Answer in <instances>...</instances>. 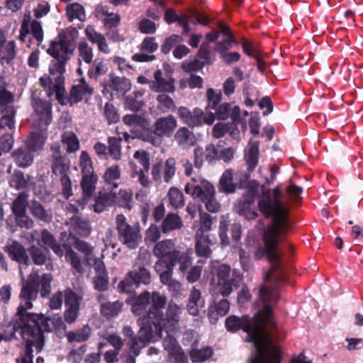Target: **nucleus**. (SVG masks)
Instances as JSON below:
<instances>
[{
  "label": "nucleus",
  "instance_id": "46",
  "mask_svg": "<svg viewBox=\"0 0 363 363\" xmlns=\"http://www.w3.org/2000/svg\"><path fill=\"white\" fill-rule=\"evenodd\" d=\"M61 142L67 146V153H74L79 150L80 144L76 134L72 131L65 132L61 136Z\"/></svg>",
  "mask_w": 363,
  "mask_h": 363
},
{
  "label": "nucleus",
  "instance_id": "40",
  "mask_svg": "<svg viewBox=\"0 0 363 363\" xmlns=\"http://www.w3.org/2000/svg\"><path fill=\"white\" fill-rule=\"evenodd\" d=\"M98 181L96 174L84 175L81 180L82 189V198L89 201L96 190V185Z\"/></svg>",
  "mask_w": 363,
  "mask_h": 363
},
{
  "label": "nucleus",
  "instance_id": "35",
  "mask_svg": "<svg viewBox=\"0 0 363 363\" xmlns=\"http://www.w3.org/2000/svg\"><path fill=\"white\" fill-rule=\"evenodd\" d=\"M230 309L229 301L224 298L219 301L218 303L210 306L208 311V318L211 323H214L217 321L218 316L225 315Z\"/></svg>",
  "mask_w": 363,
  "mask_h": 363
},
{
  "label": "nucleus",
  "instance_id": "50",
  "mask_svg": "<svg viewBox=\"0 0 363 363\" xmlns=\"http://www.w3.org/2000/svg\"><path fill=\"white\" fill-rule=\"evenodd\" d=\"M78 59L79 61H83L86 64L92 63L94 53L92 48L85 40H82L78 43Z\"/></svg>",
  "mask_w": 363,
  "mask_h": 363
},
{
  "label": "nucleus",
  "instance_id": "53",
  "mask_svg": "<svg viewBox=\"0 0 363 363\" xmlns=\"http://www.w3.org/2000/svg\"><path fill=\"white\" fill-rule=\"evenodd\" d=\"M12 155L16 164L21 167L30 166L33 160V157L30 152L21 148L15 150Z\"/></svg>",
  "mask_w": 363,
  "mask_h": 363
},
{
  "label": "nucleus",
  "instance_id": "16",
  "mask_svg": "<svg viewBox=\"0 0 363 363\" xmlns=\"http://www.w3.org/2000/svg\"><path fill=\"white\" fill-rule=\"evenodd\" d=\"M31 104L33 109L32 116L35 124L40 129L46 130L52 120V104L48 101L35 98L32 100Z\"/></svg>",
  "mask_w": 363,
  "mask_h": 363
},
{
  "label": "nucleus",
  "instance_id": "36",
  "mask_svg": "<svg viewBox=\"0 0 363 363\" xmlns=\"http://www.w3.org/2000/svg\"><path fill=\"white\" fill-rule=\"evenodd\" d=\"M183 227L182 218L174 213H169L164 218L160 225L163 233H167L173 230H180Z\"/></svg>",
  "mask_w": 363,
  "mask_h": 363
},
{
  "label": "nucleus",
  "instance_id": "57",
  "mask_svg": "<svg viewBox=\"0 0 363 363\" xmlns=\"http://www.w3.org/2000/svg\"><path fill=\"white\" fill-rule=\"evenodd\" d=\"M46 138L40 132H32L28 138L26 145L30 150L36 151L41 149Z\"/></svg>",
  "mask_w": 363,
  "mask_h": 363
},
{
  "label": "nucleus",
  "instance_id": "19",
  "mask_svg": "<svg viewBox=\"0 0 363 363\" xmlns=\"http://www.w3.org/2000/svg\"><path fill=\"white\" fill-rule=\"evenodd\" d=\"M94 91V88L91 86L84 77L75 81L69 91L68 103L70 105L79 103L82 100L87 101Z\"/></svg>",
  "mask_w": 363,
  "mask_h": 363
},
{
  "label": "nucleus",
  "instance_id": "23",
  "mask_svg": "<svg viewBox=\"0 0 363 363\" xmlns=\"http://www.w3.org/2000/svg\"><path fill=\"white\" fill-rule=\"evenodd\" d=\"M94 268L96 276L93 279L94 288L99 291H105L108 288V276L105 264L102 259L95 260Z\"/></svg>",
  "mask_w": 363,
  "mask_h": 363
},
{
  "label": "nucleus",
  "instance_id": "4",
  "mask_svg": "<svg viewBox=\"0 0 363 363\" xmlns=\"http://www.w3.org/2000/svg\"><path fill=\"white\" fill-rule=\"evenodd\" d=\"M166 303L167 298L164 295L155 293L152 297V306L147 312L156 340L162 337L163 332L167 334L175 333L180 328L184 308L174 302L170 301L168 303L165 314H164L162 310Z\"/></svg>",
  "mask_w": 363,
  "mask_h": 363
},
{
  "label": "nucleus",
  "instance_id": "17",
  "mask_svg": "<svg viewBox=\"0 0 363 363\" xmlns=\"http://www.w3.org/2000/svg\"><path fill=\"white\" fill-rule=\"evenodd\" d=\"M177 171V162L174 157H169L164 162L160 161L152 165V178L155 182L169 183Z\"/></svg>",
  "mask_w": 363,
  "mask_h": 363
},
{
  "label": "nucleus",
  "instance_id": "62",
  "mask_svg": "<svg viewBox=\"0 0 363 363\" xmlns=\"http://www.w3.org/2000/svg\"><path fill=\"white\" fill-rule=\"evenodd\" d=\"M240 43L245 55L254 58L259 57V52L254 41L249 40L246 37H242L240 38Z\"/></svg>",
  "mask_w": 363,
  "mask_h": 363
},
{
  "label": "nucleus",
  "instance_id": "8",
  "mask_svg": "<svg viewBox=\"0 0 363 363\" xmlns=\"http://www.w3.org/2000/svg\"><path fill=\"white\" fill-rule=\"evenodd\" d=\"M140 328L138 335H135L129 325L124 326L123 334L128 338L127 345L130 350L135 355H138L141 348L145 347L151 341L157 340L148 319L147 313L140 317Z\"/></svg>",
  "mask_w": 363,
  "mask_h": 363
},
{
  "label": "nucleus",
  "instance_id": "55",
  "mask_svg": "<svg viewBox=\"0 0 363 363\" xmlns=\"http://www.w3.org/2000/svg\"><path fill=\"white\" fill-rule=\"evenodd\" d=\"M168 200L170 206L175 208H181L184 206V198L183 193L177 187H171L169 189Z\"/></svg>",
  "mask_w": 363,
  "mask_h": 363
},
{
  "label": "nucleus",
  "instance_id": "54",
  "mask_svg": "<svg viewBox=\"0 0 363 363\" xmlns=\"http://www.w3.org/2000/svg\"><path fill=\"white\" fill-rule=\"evenodd\" d=\"M213 354V349L206 346L200 350L193 349L189 352V356L193 362H203L210 359Z\"/></svg>",
  "mask_w": 363,
  "mask_h": 363
},
{
  "label": "nucleus",
  "instance_id": "22",
  "mask_svg": "<svg viewBox=\"0 0 363 363\" xmlns=\"http://www.w3.org/2000/svg\"><path fill=\"white\" fill-rule=\"evenodd\" d=\"M17 55L16 44L14 40L6 41L3 33H0V63L10 65Z\"/></svg>",
  "mask_w": 363,
  "mask_h": 363
},
{
  "label": "nucleus",
  "instance_id": "26",
  "mask_svg": "<svg viewBox=\"0 0 363 363\" xmlns=\"http://www.w3.org/2000/svg\"><path fill=\"white\" fill-rule=\"evenodd\" d=\"M96 17L103 21L107 29L116 28L121 22V16L118 13H110L106 6H98L95 9Z\"/></svg>",
  "mask_w": 363,
  "mask_h": 363
},
{
  "label": "nucleus",
  "instance_id": "45",
  "mask_svg": "<svg viewBox=\"0 0 363 363\" xmlns=\"http://www.w3.org/2000/svg\"><path fill=\"white\" fill-rule=\"evenodd\" d=\"M121 177V171L118 164H113L106 169L104 179L106 184L109 185L112 189L118 186V181Z\"/></svg>",
  "mask_w": 363,
  "mask_h": 363
},
{
  "label": "nucleus",
  "instance_id": "38",
  "mask_svg": "<svg viewBox=\"0 0 363 363\" xmlns=\"http://www.w3.org/2000/svg\"><path fill=\"white\" fill-rule=\"evenodd\" d=\"M238 188L245 189L241 199L255 203L259 188V184L257 181H240L238 184Z\"/></svg>",
  "mask_w": 363,
  "mask_h": 363
},
{
  "label": "nucleus",
  "instance_id": "44",
  "mask_svg": "<svg viewBox=\"0 0 363 363\" xmlns=\"http://www.w3.org/2000/svg\"><path fill=\"white\" fill-rule=\"evenodd\" d=\"M174 138L179 145L194 146L196 143V139L194 133L186 127L179 128Z\"/></svg>",
  "mask_w": 363,
  "mask_h": 363
},
{
  "label": "nucleus",
  "instance_id": "20",
  "mask_svg": "<svg viewBox=\"0 0 363 363\" xmlns=\"http://www.w3.org/2000/svg\"><path fill=\"white\" fill-rule=\"evenodd\" d=\"M184 189L186 194H191L194 199L202 203L216 196L213 185L207 181L202 182L201 184L195 186L187 184Z\"/></svg>",
  "mask_w": 363,
  "mask_h": 363
},
{
  "label": "nucleus",
  "instance_id": "11",
  "mask_svg": "<svg viewBox=\"0 0 363 363\" xmlns=\"http://www.w3.org/2000/svg\"><path fill=\"white\" fill-rule=\"evenodd\" d=\"M52 173L60 177L62 186V195L65 199L72 196V182L69 177L70 160L67 155L50 157Z\"/></svg>",
  "mask_w": 363,
  "mask_h": 363
},
{
  "label": "nucleus",
  "instance_id": "59",
  "mask_svg": "<svg viewBox=\"0 0 363 363\" xmlns=\"http://www.w3.org/2000/svg\"><path fill=\"white\" fill-rule=\"evenodd\" d=\"M65 308H80L82 297L72 289L67 288L64 291Z\"/></svg>",
  "mask_w": 363,
  "mask_h": 363
},
{
  "label": "nucleus",
  "instance_id": "1",
  "mask_svg": "<svg viewBox=\"0 0 363 363\" xmlns=\"http://www.w3.org/2000/svg\"><path fill=\"white\" fill-rule=\"evenodd\" d=\"M279 298L277 291L262 285L259 289L257 301L263 303L262 308L250 318L248 315L239 318L230 315L225 320L228 331L235 333L242 330L247 334L249 342L254 343L257 354L251 363H281L283 358L280 345L273 342V335L277 330L272 304Z\"/></svg>",
  "mask_w": 363,
  "mask_h": 363
},
{
  "label": "nucleus",
  "instance_id": "2",
  "mask_svg": "<svg viewBox=\"0 0 363 363\" xmlns=\"http://www.w3.org/2000/svg\"><path fill=\"white\" fill-rule=\"evenodd\" d=\"M281 196V192L279 187L272 190H263L257 201V206L264 218H272V224L267 227L263 237L265 252L271 263L272 271V272L281 271V274L277 277V281L286 282L287 275L283 272L277 247L287 231L293 228V223L289 219V209L286 208L280 201Z\"/></svg>",
  "mask_w": 363,
  "mask_h": 363
},
{
  "label": "nucleus",
  "instance_id": "12",
  "mask_svg": "<svg viewBox=\"0 0 363 363\" xmlns=\"http://www.w3.org/2000/svg\"><path fill=\"white\" fill-rule=\"evenodd\" d=\"M180 252L172 239H165L157 242L152 250L154 256L158 259L155 262V270L161 271L163 264L176 266L177 257Z\"/></svg>",
  "mask_w": 363,
  "mask_h": 363
},
{
  "label": "nucleus",
  "instance_id": "31",
  "mask_svg": "<svg viewBox=\"0 0 363 363\" xmlns=\"http://www.w3.org/2000/svg\"><path fill=\"white\" fill-rule=\"evenodd\" d=\"M73 245L76 250L83 254L84 261L89 266L94 264L95 260L102 259V258L94 257V247L86 241L74 237Z\"/></svg>",
  "mask_w": 363,
  "mask_h": 363
},
{
  "label": "nucleus",
  "instance_id": "64",
  "mask_svg": "<svg viewBox=\"0 0 363 363\" xmlns=\"http://www.w3.org/2000/svg\"><path fill=\"white\" fill-rule=\"evenodd\" d=\"M183 41L182 36L176 34L171 35L170 36L165 38L163 44L161 46V52L167 55L172 48H175L176 46L179 45Z\"/></svg>",
  "mask_w": 363,
  "mask_h": 363
},
{
  "label": "nucleus",
  "instance_id": "15",
  "mask_svg": "<svg viewBox=\"0 0 363 363\" xmlns=\"http://www.w3.org/2000/svg\"><path fill=\"white\" fill-rule=\"evenodd\" d=\"M116 224L120 240L128 247L135 248L138 246V240L140 239L138 228L128 224L126 218L123 214L117 215Z\"/></svg>",
  "mask_w": 363,
  "mask_h": 363
},
{
  "label": "nucleus",
  "instance_id": "7",
  "mask_svg": "<svg viewBox=\"0 0 363 363\" xmlns=\"http://www.w3.org/2000/svg\"><path fill=\"white\" fill-rule=\"evenodd\" d=\"M177 126L176 118L172 115L160 117L154 124L148 125L142 133L140 139L154 146H159L162 143L164 137H170Z\"/></svg>",
  "mask_w": 363,
  "mask_h": 363
},
{
  "label": "nucleus",
  "instance_id": "28",
  "mask_svg": "<svg viewBox=\"0 0 363 363\" xmlns=\"http://www.w3.org/2000/svg\"><path fill=\"white\" fill-rule=\"evenodd\" d=\"M69 233L75 234L81 237H87L91 231V228L88 219L77 216H74L69 219Z\"/></svg>",
  "mask_w": 363,
  "mask_h": 363
},
{
  "label": "nucleus",
  "instance_id": "27",
  "mask_svg": "<svg viewBox=\"0 0 363 363\" xmlns=\"http://www.w3.org/2000/svg\"><path fill=\"white\" fill-rule=\"evenodd\" d=\"M4 251L9 258L19 264H28L29 257L25 247L17 241H13L10 245L4 247Z\"/></svg>",
  "mask_w": 363,
  "mask_h": 363
},
{
  "label": "nucleus",
  "instance_id": "48",
  "mask_svg": "<svg viewBox=\"0 0 363 363\" xmlns=\"http://www.w3.org/2000/svg\"><path fill=\"white\" fill-rule=\"evenodd\" d=\"M13 131L14 128L10 130L8 127H4L0 130V155L11 149L13 143Z\"/></svg>",
  "mask_w": 363,
  "mask_h": 363
},
{
  "label": "nucleus",
  "instance_id": "37",
  "mask_svg": "<svg viewBox=\"0 0 363 363\" xmlns=\"http://www.w3.org/2000/svg\"><path fill=\"white\" fill-rule=\"evenodd\" d=\"M123 307V303L119 300L113 302L108 301L100 304L101 315L108 320L118 315Z\"/></svg>",
  "mask_w": 363,
  "mask_h": 363
},
{
  "label": "nucleus",
  "instance_id": "52",
  "mask_svg": "<svg viewBox=\"0 0 363 363\" xmlns=\"http://www.w3.org/2000/svg\"><path fill=\"white\" fill-rule=\"evenodd\" d=\"M115 204L121 208L130 211L133 207V194L126 189H120Z\"/></svg>",
  "mask_w": 363,
  "mask_h": 363
},
{
  "label": "nucleus",
  "instance_id": "29",
  "mask_svg": "<svg viewBox=\"0 0 363 363\" xmlns=\"http://www.w3.org/2000/svg\"><path fill=\"white\" fill-rule=\"evenodd\" d=\"M57 79L58 82L54 84L50 76L44 75L40 78V83L46 91L48 96L50 97L55 94L57 100L61 102V97L64 94L65 89L60 82V77H58Z\"/></svg>",
  "mask_w": 363,
  "mask_h": 363
},
{
  "label": "nucleus",
  "instance_id": "14",
  "mask_svg": "<svg viewBox=\"0 0 363 363\" xmlns=\"http://www.w3.org/2000/svg\"><path fill=\"white\" fill-rule=\"evenodd\" d=\"M13 101V95L6 89H0V130L8 127L11 130L15 128L16 111L11 104Z\"/></svg>",
  "mask_w": 363,
  "mask_h": 363
},
{
  "label": "nucleus",
  "instance_id": "5",
  "mask_svg": "<svg viewBox=\"0 0 363 363\" xmlns=\"http://www.w3.org/2000/svg\"><path fill=\"white\" fill-rule=\"evenodd\" d=\"M78 35L79 32L77 28L69 26L59 31L57 38L50 41L47 53L55 61H52L50 65V74H62L65 72V66L76 49V40Z\"/></svg>",
  "mask_w": 363,
  "mask_h": 363
},
{
  "label": "nucleus",
  "instance_id": "10",
  "mask_svg": "<svg viewBox=\"0 0 363 363\" xmlns=\"http://www.w3.org/2000/svg\"><path fill=\"white\" fill-rule=\"evenodd\" d=\"M151 281L150 272L144 264H135L133 269L128 272L125 277L118 284V291L131 294L140 284L148 285Z\"/></svg>",
  "mask_w": 363,
  "mask_h": 363
},
{
  "label": "nucleus",
  "instance_id": "13",
  "mask_svg": "<svg viewBox=\"0 0 363 363\" xmlns=\"http://www.w3.org/2000/svg\"><path fill=\"white\" fill-rule=\"evenodd\" d=\"M177 114L181 121L189 128L201 127L204 124L211 125L215 121L213 113L204 112L199 108H195L190 111L184 106L179 107Z\"/></svg>",
  "mask_w": 363,
  "mask_h": 363
},
{
  "label": "nucleus",
  "instance_id": "63",
  "mask_svg": "<svg viewBox=\"0 0 363 363\" xmlns=\"http://www.w3.org/2000/svg\"><path fill=\"white\" fill-rule=\"evenodd\" d=\"M207 105L206 110L208 109H216V107L220 105L222 100V94L219 90L216 91L212 88H208L206 91Z\"/></svg>",
  "mask_w": 363,
  "mask_h": 363
},
{
  "label": "nucleus",
  "instance_id": "32",
  "mask_svg": "<svg viewBox=\"0 0 363 363\" xmlns=\"http://www.w3.org/2000/svg\"><path fill=\"white\" fill-rule=\"evenodd\" d=\"M259 143L258 141L250 140L245 153V160L247 165L249 172H252L257 165L259 160Z\"/></svg>",
  "mask_w": 363,
  "mask_h": 363
},
{
  "label": "nucleus",
  "instance_id": "3",
  "mask_svg": "<svg viewBox=\"0 0 363 363\" xmlns=\"http://www.w3.org/2000/svg\"><path fill=\"white\" fill-rule=\"evenodd\" d=\"M21 296L26 300L22 303L12 320V332L6 339L11 340L19 333L25 341L23 353L17 358L16 363H33V347L37 353H40L44 346V333L50 331L49 318L43 314L29 313L32 304L28 301L35 298L32 292H23Z\"/></svg>",
  "mask_w": 363,
  "mask_h": 363
},
{
  "label": "nucleus",
  "instance_id": "33",
  "mask_svg": "<svg viewBox=\"0 0 363 363\" xmlns=\"http://www.w3.org/2000/svg\"><path fill=\"white\" fill-rule=\"evenodd\" d=\"M238 184L233 182V172L232 169H226L220 178L218 189L220 192L230 194L235 192Z\"/></svg>",
  "mask_w": 363,
  "mask_h": 363
},
{
  "label": "nucleus",
  "instance_id": "58",
  "mask_svg": "<svg viewBox=\"0 0 363 363\" xmlns=\"http://www.w3.org/2000/svg\"><path fill=\"white\" fill-rule=\"evenodd\" d=\"M238 125H234V123H216L212 130V135L215 138H220L224 136V135L227 133H229L230 135H233L234 133V130L237 129Z\"/></svg>",
  "mask_w": 363,
  "mask_h": 363
},
{
  "label": "nucleus",
  "instance_id": "49",
  "mask_svg": "<svg viewBox=\"0 0 363 363\" xmlns=\"http://www.w3.org/2000/svg\"><path fill=\"white\" fill-rule=\"evenodd\" d=\"M66 15L70 22L74 19L84 21L86 18L84 7L78 3H73L67 5L66 7Z\"/></svg>",
  "mask_w": 363,
  "mask_h": 363
},
{
  "label": "nucleus",
  "instance_id": "41",
  "mask_svg": "<svg viewBox=\"0 0 363 363\" xmlns=\"http://www.w3.org/2000/svg\"><path fill=\"white\" fill-rule=\"evenodd\" d=\"M254 203L240 199L235 206L236 212L247 220H255L257 216V212L252 208Z\"/></svg>",
  "mask_w": 363,
  "mask_h": 363
},
{
  "label": "nucleus",
  "instance_id": "24",
  "mask_svg": "<svg viewBox=\"0 0 363 363\" xmlns=\"http://www.w3.org/2000/svg\"><path fill=\"white\" fill-rule=\"evenodd\" d=\"M116 199V194L112 191L106 189L99 191L94 197L93 211L97 213L104 212L108 207L115 204Z\"/></svg>",
  "mask_w": 363,
  "mask_h": 363
},
{
  "label": "nucleus",
  "instance_id": "56",
  "mask_svg": "<svg viewBox=\"0 0 363 363\" xmlns=\"http://www.w3.org/2000/svg\"><path fill=\"white\" fill-rule=\"evenodd\" d=\"M28 195L24 192L18 194L12 203V211L16 217L24 216L26 213Z\"/></svg>",
  "mask_w": 363,
  "mask_h": 363
},
{
  "label": "nucleus",
  "instance_id": "21",
  "mask_svg": "<svg viewBox=\"0 0 363 363\" xmlns=\"http://www.w3.org/2000/svg\"><path fill=\"white\" fill-rule=\"evenodd\" d=\"M214 110L215 118H216L218 120H226L230 118L234 125H238L241 123L240 108L238 106L231 107L230 103H223Z\"/></svg>",
  "mask_w": 363,
  "mask_h": 363
},
{
  "label": "nucleus",
  "instance_id": "30",
  "mask_svg": "<svg viewBox=\"0 0 363 363\" xmlns=\"http://www.w3.org/2000/svg\"><path fill=\"white\" fill-rule=\"evenodd\" d=\"M212 242L208 235L195 234V252L197 257L210 258L212 254Z\"/></svg>",
  "mask_w": 363,
  "mask_h": 363
},
{
  "label": "nucleus",
  "instance_id": "34",
  "mask_svg": "<svg viewBox=\"0 0 363 363\" xmlns=\"http://www.w3.org/2000/svg\"><path fill=\"white\" fill-rule=\"evenodd\" d=\"M30 213L37 220L46 223H50L52 220V214L50 210H47L40 202L33 200L29 206Z\"/></svg>",
  "mask_w": 363,
  "mask_h": 363
},
{
  "label": "nucleus",
  "instance_id": "43",
  "mask_svg": "<svg viewBox=\"0 0 363 363\" xmlns=\"http://www.w3.org/2000/svg\"><path fill=\"white\" fill-rule=\"evenodd\" d=\"M123 121L125 125H135L138 128V138L140 139L141 133L148 125V120L142 116L136 114H127L123 116Z\"/></svg>",
  "mask_w": 363,
  "mask_h": 363
},
{
  "label": "nucleus",
  "instance_id": "60",
  "mask_svg": "<svg viewBox=\"0 0 363 363\" xmlns=\"http://www.w3.org/2000/svg\"><path fill=\"white\" fill-rule=\"evenodd\" d=\"M65 259L78 273L83 272L82 260L77 252L70 247H65Z\"/></svg>",
  "mask_w": 363,
  "mask_h": 363
},
{
  "label": "nucleus",
  "instance_id": "51",
  "mask_svg": "<svg viewBox=\"0 0 363 363\" xmlns=\"http://www.w3.org/2000/svg\"><path fill=\"white\" fill-rule=\"evenodd\" d=\"M110 87L117 93L124 95L131 88V83L128 79L125 77H115L111 78Z\"/></svg>",
  "mask_w": 363,
  "mask_h": 363
},
{
  "label": "nucleus",
  "instance_id": "47",
  "mask_svg": "<svg viewBox=\"0 0 363 363\" xmlns=\"http://www.w3.org/2000/svg\"><path fill=\"white\" fill-rule=\"evenodd\" d=\"M91 333V328L88 325H85L82 328L75 331L68 332L67 333V338L69 342H85L90 337Z\"/></svg>",
  "mask_w": 363,
  "mask_h": 363
},
{
  "label": "nucleus",
  "instance_id": "6",
  "mask_svg": "<svg viewBox=\"0 0 363 363\" xmlns=\"http://www.w3.org/2000/svg\"><path fill=\"white\" fill-rule=\"evenodd\" d=\"M210 271L213 276L211 281H216L218 291L223 297L228 296L243 281V276L238 270H231L229 264H220L217 260L211 262Z\"/></svg>",
  "mask_w": 363,
  "mask_h": 363
},
{
  "label": "nucleus",
  "instance_id": "42",
  "mask_svg": "<svg viewBox=\"0 0 363 363\" xmlns=\"http://www.w3.org/2000/svg\"><path fill=\"white\" fill-rule=\"evenodd\" d=\"M123 138L119 133H117V136H110L107 138L108 150L109 157L114 160H119L121 158V143Z\"/></svg>",
  "mask_w": 363,
  "mask_h": 363
},
{
  "label": "nucleus",
  "instance_id": "9",
  "mask_svg": "<svg viewBox=\"0 0 363 363\" xmlns=\"http://www.w3.org/2000/svg\"><path fill=\"white\" fill-rule=\"evenodd\" d=\"M52 279V277L50 274H43L40 277V279H39L38 275L30 274L21 287L19 294L20 303L17 308V311H18V308L22 303H25L26 301V300L21 296L23 292L26 294L27 292H32V294L35 296V298H32L30 301L28 299V301H30L31 304H33V302L35 301L38 297L39 289L40 295L43 298L47 297L50 294ZM33 307V305H32V308Z\"/></svg>",
  "mask_w": 363,
  "mask_h": 363
},
{
  "label": "nucleus",
  "instance_id": "39",
  "mask_svg": "<svg viewBox=\"0 0 363 363\" xmlns=\"http://www.w3.org/2000/svg\"><path fill=\"white\" fill-rule=\"evenodd\" d=\"M39 244L45 247L50 248L58 256L62 255V250L52 234L47 229H43L40 233V242Z\"/></svg>",
  "mask_w": 363,
  "mask_h": 363
},
{
  "label": "nucleus",
  "instance_id": "61",
  "mask_svg": "<svg viewBox=\"0 0 363 363\" xmlns=\"http://www.w3.org/2000/svg\"><path fill=\"white\" fill-rule=\"evenodd\" d=\"M79 167L81 168L82 176L96 174L94 172L91 159L86 151L84 150L80 154Z\"/></svg>",
  "mask_w": 363,
  "mask_h": 363
},
{
  "label": "nucleus",
  "instance_id": "25",
  "mask_svg": "<svg viewBox=\"0 0 363 363\" xmlns=\"http://www.w3.org/2000/svg\"><path fill=\"white\" fill-rule=\"evenodd\" d=\"M174 80L172 78L168 79L162 77V72L157 69L154 73V80L150 82V88L155 92L173 93L175 90Z\"/></svg>",
  "mask_w": 363,
  "mask_h": 363
},
{
  "label": "nucleus",
  "instance_id": "18",
  "mask_svg": "<svg viewBox=\"0 0 363 363\" xmlns=\"http://www.w3.org/2000/svg\"><path fill=\"white\" fill-rule=\"evenodd\" d=\"M155 293L159 292L153 291L150 294L148 291H144L138 296L127 298L126 303L131 306L132 313L144 317L150 307L152 306V297Z\"/></svg>",
  "mask_w": 363,
  "mask_h": 363
}]
</instances>
